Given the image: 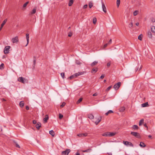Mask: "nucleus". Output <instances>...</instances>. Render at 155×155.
<instances>
[{"label":"nucleus","instance_id":"nucleus-20","mask_svg":"<svg viewBox=\"0 0 155 155\" xmlns=\"http://www.w3.org/2000/svg\"><path fill=\"white\" fill-rule=\"evenodd\" d=\"M19 105L21 107H23L24 105V103L23 101H21L19 103Z\"/></svg>","mask_w":155,"mask_h":155},{"label":"nucleus","instance_id":"nucleus-42","mask_svg":"<svg viewBox=\"0 0 155 155\" xmlns=\"http://www.w3.org/2000/svg\"><path fill=\"white\" fill-rule=\"evenodd\" d=\"M136 137L140 138L141 137L139 133H136Z\"/></svg>","mask_w":155,"mask_h":155},{"label":"nucleus","instance_id":"nucleus-23","mask_svg":"<svg viewBox=\"0 0 155 155\" xmlns=\"http://www.w3.org/2000/svg\"><path fill=\"white\" fill-rule=\"evenodd\" d=\"M49 134L51 135L53 137L54 135V132L53 130H51L49 131Z\"/></svg>","mask_w":155,"mask_h":155},{"label":"nucleus","instance_id":"nucleus-64","mask_svg":"<svg viewBox=\"0 0 155 155\" xmlns=\"http://www.w3.org/2000/svg\"><path fill=\"white\" fill-rule=\"evenodd\" d=\"M133 128L134 129H136V125H134L133 126Z\"/></svg>","mask_w":155,"mask_h":155},{"label":"nucleus","instance_id":"nucleus-15","mask_svg":"<svg viewBox=\"0 0 155 155\" xmlns=\"http://www.w3.org/2000/svg\"><path fill=\"white\" fill-rule=\"evenodd\" d=\"M125 108L124 107H122L119 109V111L120 112H124L125 110Z\"/></svg>","mask_w":155,"mask_h":155},{"label":"nucleus","instance_id":"nucleus-28","mask_svg":"<svg viewBox=\"0 0 155 155\" xmlns=\"http://www.w3.org/2000/svg\"><path fill=\"white\" fill-rule=\"evenodd\" d=\"M97 71V68H93L92 70V73H93V72H94L95 73Z\"/></svg>","mask_w":155,"mask_h":155},{"label":"nucleus","instance_id":"nucleus-2","mask_svg":"<svg viewBox=\"0 0 155 155\" xmlns=\"http://www.w3.org/2000/svg\"><path fill=\"white\" fill-rule=\"evenodd\" d=\"M10 48V47L8 46H6L5 47L4 50V52L5 54H7L9 53Z\"/></svg>","mask_w":155,"mask_h":155},{"label":"nucleus","instance_id":"nucleus-45","mask_svg":"<svg viewBox=\"0 0 155 155\" xmlns=\"http://www.w3.org/2000/svg\"><path fill=\"white\" fill-rule=\"evenodd\" d=\"M75 78L74 74L71 75V76L69 77V78L71 79Z\"/></svg>","mask_w":155,"mask_h":155},{"label":"nucleus","instance_id":"nucleus-5","mask_svg":"<svg viewBox=\"0 0 155 155\" xmlns=\"http://www.w3.org/2000/svg\"><path fill=\"white\" fill-rule=\"evenodd\" d=\"M123 143L124 145L127 146H131L132 147L133 146V144L130 142H129L127 141H123Z\"/></svg>","mask_w":155,"mask_h":155},{"label":"nucleus","instance_id":"nucleus-56","mask_svg":"<svg viewBox=\"0 0 155 155\" xmlns=\"http://www.w3.org/2000/svg\"><path fill=\"white\" fill-rule=\"evenodd\" d=\"M108 45V43H106V44H105V45H104V48H106V47Z\"/></svg>","mask_w":155,"mask_h":155},{"label":"nucleus","instance_id":"nucleus-16","mask_svg":"<svg viewBox=\"0 0 155 155\" xmlns=\"http://www.w3.org/2000/svg\"><path fill=\"white\" fill-rule=\"evenodd\" d=\"M97 63H98V61H95L91 64V66L93 67L94 65L97 64Z\"/></svg>","mask_w":155,"mask_h":155},{"label":"nucleus","instance_id":"nucleus-3","mask_svg":"<svg viewBox=\"0 0 155 155\" xmlns=\"http://www.w3.org/2000/svg\"><path fill=\"white\" fill-rule=\"evenodd\" d=\"M121 85V82H119L115 84L114 86V88L116 90H118Z\"/></svg>","mask_w":155,"mask_h":155},{"label":"nucleus","instance_id":"nucleus-9","mask_svg":"<svg viewBox=\"0 0 155 155\" xmlns=\"http://www.w3.org/2000/svg\"><path fill=\"white\" fill-rule=\"evenodd\" d=\"M49 119V117L48 115H46L45 116V117L43 119V123L45 124L47 122L48 120Z\"/></svg>","mask_w":155,"mask_h":155},{"label":"nucleus","instance_id":"nucleus-13","mask_svg":"<svg viewBox=\"0 0 155 155\" xmlns=\"http://www.w3.org/2000/svg\"><path fill=\"white\" fill-rule=\"evenodd\" d=\"M141 106L142 107H147L149 106V105L148 104V103L147 102H146V103L142 104H141Z\"/></svg>","mask_w":155,"mask_h":155},{"label":"nucleus","instance_id":"nucleus-26","mask_svg":"<svg viewBox=\"0 0 155 155\" xmlns=\"http://www.w3.org/2000/svg\"><path fill=\"white\" fill-rule=\"evenodd\" d=\"M147 35H148V36L150 38H151L152 37V33L150 31H149L148 32Z\"/></svg>","mask_w":155,"mask_h":155},{"label":"nucleus","instance_id":"nucleus-19","mask_svg":"<svg viewBox=\"0 0 155 155\" xmlns=\"http://www.w3.org/2000/svg\"><path fill=\"white\" fill-rule=\"evenodd\" d=\"M73 0H70L68 3V6H71L73 4Z\"/></svg>","mask_w":155,"mask_h":155},{"label":"nucleus","instance_id":"nucleus-17","mask_svg":"<svg viewBox=\"0 0 155 155\" xmlns=\"http://www.w3.org/2000/svg\"><path fill=\"white\" fill-rule=\"evenodd\" d=\"M88 117L91 119H93L94 118L93 115L91 114H89L88 115Z\"/></svg>","mask_w":155,"mask_h":155},{"label":"nucleus","instance_id":"nucleus-51","mask_svg":"<svg viewBox=\"0 0 155 155\" xmlns=\"http://www.w3.org/2000/svg\"><path fill=\"white\" fill-rule=\"evenodd\" d=\"M110 65V62H109L107 64V66L108 68H109Z\"/></svg>","mask_w":155,"mask_h":155},{"label":"nucleus","instance_id":"nucleus-35","mask_svg":"<svg viewBox=\"0 0 155 155\" xmlns=\"http://www.w3.org/2000/svg\"><path fill=\"white\" fill-rule=\"evenodd\" d=\"M83 98H80L77 102V104H78L80 103L82 100Z\"/></svg>","mask_w":155,"mask_h":155},{"label":"nucleus","instance_id":"nucleus-47","mask_svg":"<svg viewBox=\"0 0 155 155\" xmlns=\"http://www.w3.org/2000/svg\"><path fill=\"white\" fill-rule=\"evenodd\" d=\"M72 33L71 32H69V33L68 34V36L69 37H70L72 36Z\"/></svg>","mask_w":155,"mask_h":155},{"label":"nucleus","instance_id":"nucleus-31","mask_svg":"<svg viewBox=\"0 0 155 155\" xmlns=\"http://www.w3.org/2000/svg\"><path fill=\"white\" fill-rule=\"evenodd\" d=\"M143 37V35H140L138 37V39L140 41H141Z\"/></svg>","mask_w":155,"mask_h":155},{"label":"nucleus","instance_id":"nucleus-11","mask_svg":"<svg viewBox=\"0 0 155 155\" xmlns=\"http://www.w3.org/2000/svg\"><path fill=\"white\" fill-rule=\"evenodd\" d=\"M26 39H27V43L25 46H26L29 43V34L28 33L26 34Z\"/></svg>","mask_w":155,"mask_h":155},{"label":"nucleus","instance_id":"nucleus-10","mask_svg":"<svg viewBox=\"0 0 155 155\" xmlns=\"http://www.w3.org/2000/svg\"><path fill=\"white\" fill-rule=\"evenodd\" d=\"M35 127H36V128H37V129L38 130H39L40 129V127H41V123L39 122H38L36 124V125Z\"/></svg>","mask_w":155,"mask_h":155},{"label":"nucleus","instance_id":"nucleus-54","mask_svg":"<svg viewBox=\"0 0 155 155\" xmlns=\"http://www.w3.org/2000/svg\"><path fill=\"white\" fill-rule=\"evenodd\" d=\"M104 77V74H102L100 77V78L101 79H103Z\"/></svg>","mask_w":155,"mask_h":155},{"label":"nucleus","instance_id":"nucleus-52","mask_svg":"<svg viewBox=\"0 0 155 155\" xmlns=\"http://www.w3.org/2000/svg\"><path fill=\"white\" fill-rule=\"evenodd\" d=\"M33 124H37V121L36 120H34L33 121Z\"/></svg>","mask_w":155,"mask_h":155},{"label":"nucleus","instance_id":"nucleus-1","mask_svg":"<svg viewBox=\"0 0 155 155\" xmlns=\"http://www.w3.org/2000/svg\"><path fill=\"white\" fill-rule=\"evenodd\" d=\"M70 151V149H67L65 150L62 152L61 155H68Z\"/></svg>","mask_w":155,"mask_h":155},{"label":"nucleus","instance_id":"nucleus-22","mask_svg":"<svg viewBox=\"0 0 155 155\" xmlns=\"http://www.w3.org/2000/svg\"><path fill=\"white\" fill-rule=\"evenodd\" d=\"M7 19H5L2 22V24L1 25V26H2V27H3V26L5 25V24L6 22L7 21Z\"/></svg>","mask_w":155,"mask_h":155},{"label":"nucleus","instance_id":"nucleus-25","mask_svg":"<svg viewBox=\"0 0 155 155\" xmlns=\"http://www.w3.org/2000/svg\"><path fill=\"white\" fill-rule=\"evenodd\" d=\"M116 133H110V132H109V136H113L114 135H115L116 134Z\"/></svg>","mask_w":155,"mask_h":155},{"label":"nucleus","instance_id":"nucleus-43","mask_svg":"<svg viewBox=\"0 0 155 155\" xmlns=\"http://www.w3.org/2000/svg\"><path fill=\"white\" fill-rule=\"evenodd\" d=\"M133 24L132 22H131L130 24L129 25V27L131 28L133 27Z\"/></svg>","mask_w":155,"mask_h":155},{"label":"nucleus","instance_id":"nucleus-62","mask_svg":"<svg viewBox=\"0 0 155 155\" xmlns=\"http://www.w3.org/2000/svg\"><path fill=\"white\" fill-rule=\"evenodd\" d=\"M1 100L2 101H5L6 100L4 98H2L1 99Z\"/></svg>","mask_w":155,"mask_h":155},{"label":"nucleus","instance_id":"nucleus-55","mask_svg":"<svg viewBox=\"0 0 155 155\" xmlns=\"http://www.w3.org/2000/svg\"><path fill=\"white\" fill-rule=\"evenodd\" d=\"M36 64V60L35 59H34L33 60V65L35 66V65Z\"/></svg>","mask_w":155,"mask_h":155},{"label":"nucleus","instance_id":"nucleus-7","mask_svg":"<svg viewBox=\"0 0 155 155\" xmlns=\"http://www.w3.org/2000/svg\"><path fill=\"white\" fill-rule=\"evenodd\" d=\"M18 41V37L17 36L12 39V41L13 43H17Z\"/></svg>","mask_w":155,"mask_h":155},{"label":"nucleus","instance_id":"nucleus-46","mask_svg":"<svg viewBox=\"0 0 155 155\" xmlns=\"http://www.w3.org/2000/svg\"><path fill=\"white\" fill-rule=\"evenodd\" d=\"M4 64L2 63V64L1 65H0V69H2V68H4Z\"/></svg>","mask_w":155,"mask_h":155},{"label":"nucleus","instance_id":"nucleus-50","mask_svg":"<svg viewBox=\"0 0 155 155\" xmlns=\"http://www.w3.org/2000/svg\"><path fill=\"white\" fill-rule=\"evenodd\" d=\"M15 146H16V147H18V148H20V146H19V145L16 142H15Z\"/></svg>","mask_w":155,"mask_h":155},{"label":"nucleus","instance_id":"nucleus-27","mask_svg":"<svg viewBox=\"0 0 155 155\" xmlns=\"http://www.w3.org/2000/svg\"><path fill=\"white\" fill-rule=\"evenodd\" d=\"M102 135L103 136H109V132H106L102 134Z\"/></svg>","mask_w":155,"mask_h":155},{"label":"nucleus","instance_id":"nucleus-53","mask_svg":"<svg viewBox=\"0 0 155 155\" xmlns=\"http://www.w3.org/2000/svg\"><path fill=\"white\" fill-rule=\"evenodd\" d=\"M87 5L86 4V5H84L83 7V8L84 9H85L86 8H87Z\"/></svg>","mask_w":155,"mask_h":155},{"label":"nucleus","instance_id":"nucleus-37","mask_svg":"<svg viewBox=\"0 0 155 155\" xmlns=\"http://www.w3.org/2000/svg\"><path fill=\"white\" fill-rule=\"evenodd\" d=\"M76 63L78 65H80L81 63V62L78 60H76L75 61Z\"/></svg>","mask_w":155,"mask_h":155},{"label":"nucleus","instance_id":"nucleus-34","mask_svg":"<svg viewBox=\"0 0 155 155\" xmlns=\"http://www.w3.org/2000/svg\"><path fill=\"white\" fill-rule=\"evenodd\" d=\"M88 5L89 8H91L93 6L92 2H90L88 4Z\"/></svg>","mask_w":155,"mask_h":155},{"label":"nucleus","instance_id":"nucleus-58","mask_svg":"<svg viewBox=\"0 0 155 155\" xmlns=\"http://www.w3.org/2000/svg\"><path fill=\"white\" fill-rule=\"evenodd\" d=\"M111 42H112V40H111V39H110L108 42V44H111Z\"/></svg>","mask_w":155,"mask_h":155},{"label":"nucleus","instance_id":"nucleus-24","mask_svg":"<svg viewBox=\"0 0 155 155\" xmlns=\"http://www.w3.org/2000/svg\"><path fill=\"white\" fill-rule=\"evenodd\" d=\"M113 111L112 110H109L105 114L106 115H107L109 114L112 113Z\"/></svg>","mask_w":155,"mask_h":155},{"label":"nucleus","instance_id":"nucleus-21","mask_svg":"<svg viewBox=\"0 0 155 155\" xmlns=\"http://www.w3.org/2000/svg\"><path fill=\"white\" fill-rule=\"evenodd\" d=\"M36 8H34L32 10V11L31 12V14H35L36 12Z\"/></svg>","mask_w":155,"mask_h":155},{"label":"nucleus","instance_id":"nucleus-60","mask_svg":"<svg viewBox=\"0 0 155 155\" xmlns=\"http://www.w3.org/2000/svg\"><path fill=\"white\" fill-rule=\"evenodd\" d=\"M151 21L152 22H155V19L154 18H152V19Z\"/></svg>","mask_w":155,"mask_h":155},{"label":"nucleus","instance_id":"nucleus-57","mask_svg":"<svg viewBox=\"0 0 155 155\" xmlns=\"http://www.w3.org/2000/svg\"><path fill=\"white\" fill-rule=\"evenodd\" d=\"M84 72H78L79 74H80V75H82L84 74Z\"/></svg>","mask_w":155,"mask_h":155},{"label":"nucleus","instance_id":"nucleus-49","mask_svg":"<svg viewBox=\"0 0 155 155\" xmlns=\"http://www.w3.org/2000/svg\"><path fill=\"white\" fill-rule=\"evenodd\" d=\"M74 75L75 77H75H77L80 75V74H79L78 73L75 74H74Z\"/></svg>","mask_w":155,"mask_h":155},{"label":"nucleus","instance_id":"nucleus-8","mask_svg":"<svg viewBox=\"0 0 155 155\" xmlns=\"http://www.w3.org/2000/svg\"><path fill=\"white\" fill-rule=\"evenodd\" d=\"M88 134L87 133H81L77 134V136L80 137H86L87 136Z\"/></svg>","mask_w":155,"mask_h":155},{"label":"nucleus","instance_id":"nucleus-4","mask_svg":"<svg viewBox=\"0 0 155 155\" xmlns=\"http://www.w3.org/2000/svg\"><path fill=\"white\" fill-rule=\"evenodd\" d=\"M18 80L19 82L23 84H25L26 81V79L22 77H20L18 78Z\"/></svg>","mask_w":155,"mask_h":155},{"label":"nucleus","instance_id":"nucleus-14","mask_svg":"<svg viewBox=\"0 0 155 155\" xmlns=\"http://www.w3.org/2000/svg\"><path fill=\"white\" fill-rule=\"evenodd\" d=\"M138 66L137 69H136V71L137 70L140 71L142 68V66L140 63H138Z\"/></svg>","mask_w":155,"mask_h":155},{"label":"nucleus","instance_id":"nucleus-32","mask_svg":"<svg viewBox=\"0 0 155 155\" xmlns=\"http://www.w3.org/2000/svg\"><path fill=\"white\" fill-rule=\"evenodd\" d=\"M93 22L94 24H95L97 22V19L96 18H94L93 19Z\"/></svg>","mask_w":155,"mask_h":155},{"label":"nucleus","instance_id":"nucleus-12","mask_svg":"<svg viewBox=\"0 0 155 155\" xmlns=\"http://www.w3.org/2000/svg\"><path fill=\"white\" fill-rule=\"evenodd\" d=\"M101 117H100V118H98L97 120L94 122V123L96 125H97L101 120Z\"/></svg>","mask_w":155,"mask_h":155},{"label":"nucleus","instance_id":"nucleus-41","mask_svg":"<svg viewBox=\"0 0 155 155\" xmlns=\"http://www.w3.org/2000/svg\"><path fill=\"white\" fill-rule=\"evenodd\" d=\"M112 86H109L106 90V91H108L110 90L111 88L112 87Z\"/></svg>","mask_w":155,"mask_h":155},{"label":"nucleus","instance_id":"nucleus-18","mask_svg":"<svg viewBox=\"0 0 155 155\" xmlns=\"http://www.w3.org/2000/svg\"><path fill=\"white\" fill-rule=\"evenodd\" d=\"M140 146L141 147H144L146 146V145L143 142H140Z\"/></svg>","mask_w":155,"mask_h":155},{"label":"nucleus","instance_id":"nucleus-48","mask_svg":"<svg viewBox=\"0 0 155 155\" xmlns=\"http://www.w3.org/2000/svg\"><path fill=\"white\" fill-rule=\"evenodd\" d=\"M131 134L133 135L134 136L136 137V132H131Z\"/></svg>","mask_w":155,"mask_h":155},{"label":"nucleus","instance_id":"nucleus-29","mask_svg":"<svg viewBox=\"0 0 155 155\" xmlns=\"http://www.w3.org/2000/svg\"><path fill=\"white\" fill-rule=\"evenodd\" d=\"M143 122H144V120L143 119H141L140 122H139V126H140L143 123Z\"/></svg>","mask_w":155,"mask_h":155},{"label":"nucleus","instance_id":"nucleus-63","mask_svg":"<svg viewBox=\"0 0 155 155\" xmlns=\"http://www.w3.org/2000/svg\"><path fill=\"white\" fill-rule=\"evenodd\" d=\"M144 126L145 127H147V129H148V127H147L146 124H144Z\"/></svg>","mask_w":155,"mask_h":155},{"label":"nucleus","instance_id":"nucleus-59","mask_svg":"<svg viewBox=\"0 0 155 155\" xmlns=\"http://www.w3.org/2000/svg\"><path fill=\"white\" fill-rule=\"evenodd\" d=\"M26 109L27 110H28L29 109V107L28 106H26Z\"/></svg>","mask_w":155,"mask_h":155},{"label":"nucleus","instance_id":"nucleus-40","mask_svg":"<svg viewBox=\"0 0 155 155\" xmlns=\"http://www.w3.org/2000/svg\"><path fill=\"white\" fill-rule=\"evenodd\" d=\"M61 76L64 79V76H65V74L64 73L62 72L61 73Z\"/></svg>","mask_w":155,"mask_h":155},{"label":"nucleus","instance_id":"nucleus-61","mask_svg":"<svg viewBox=\"0 0 155 155\" xmlns=\"http://www.w3.org/2000/svg\"><path fill=\"white\" fill-rule=\"evenodd\" d=\"M97 95V93H95L94 94H93V96H95Z\"/></svg>","mask_w":155,"mask_h":155},{"label":"nucleus","instance_id":"nucleus-44","mask_svg":"<svg viewBox=\"0 0 155 155\" xmlns=\"http://www.w3.org/2000/svg\"><path fill=\"white\" fill-rule=\"evenodd\" d=\"M65 103L64 102H63L62 104H61L60 106V107H63L65 105Z\"/></svg>","mask_w":155,"mask_h":155},{"label":"nucleus","instance_id":"nucleus-30","mask_svg":"<svg viewBox=\"0 0 155 155\" xmlns=\"http://www.w3.org/2000/svg\"><path fill=\"white\" fill-rule=\"evenodd\" d=\"M151 29L152 32L155 33V26H153L151 28Z\"/></svg>","mask_w":155,"mask_h":155},{"label":"nucleus","instance_id":"nucleus-33","mask_svg":"<svg viewBox=\"0 0 155 155\" xmlns=\"http://www.w3.org/2000/svg\"><path fill=\"white\" fill-rule=\"evenodd\" d=\"M91 151V149H89L87 150L83 151V152H90Z\"/></svg>","mask_w":155,"mask_h":155},{"label":"nucleus","instance_id":"nucleus-39","mask_svg":"<svg viewBox=\"0 0 155 155\" xmlns=\"http://www.w3.org/2000/svg\"><path fill=\"white\" fill-rule=\"evenodd\" d=\"M29 3V2H27L25 3L23 5V7L25 8L27 6V5Z\"/></svg>","mask_w":155,"mask_h":155},{"label":"nucleus","instance_id":"nucleus-6","mask_svg":"<svg viewBox=\"0 0 155 155\" xmlns=\"http://www.w3.org/2000/svg\"><path fill=\"white\" fill-rule=\"evenodd\" d=\"M101 4L103 10L105 13L107 12L106 8L104 2L102 1Z\"/></svg>","mask_w":155,"mask_h":155},{"label":"nucleus","instance_id":"nucleus-38","mask_svg":"<svg viewBox=\"0 0 155 155\" xmlns=\"http://www.w3.org/2000/svg\"><path fill=\"white\" fill-rule=\"evenodd\" d=\"M63 117V115L61 114H59V118L60 119H61Z\"/></svg>","mask_w":155,"mask_h":155},{"label":"nucleus","instance_id":"nucleus-36","mask_svg":"<svg viewBox=\"0 0 155 155\" xmlns=\"http://www.w3.org/2000/svg\"><path fill=\"white\" fill-rule=\"evenodd\" d=\"M120 3V0H117V6L118 7L119 6Z\"/></svg>","mask_w":155,"mask_h":155}]
</instances>
